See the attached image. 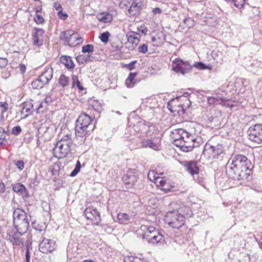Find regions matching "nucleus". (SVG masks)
Wrapping results in <instances>:
<instances>
[{
  "mask_svg": "<svg viewBox=\"0 0 262 262\" xmlns=\"http://www.w3.org/2000/svg\"><path fill=\"white\" fill-rule=\"evenodd\" d=\"M251 162L247 158L242 155L232 157L228 161L227 172L229 176L238 180L248 179L251 171Z\"/></svg>",
  "mask_w": 262,
  "mask_h": 262,
  "instance_id": "1",
  "label": "nucleus"
},
{
  "mask_svg": "<svg viewBox=\"0 0 262 262\" xmlns=\"http://www.w3.org/2000/svg\"><path fill=\"white\" fill-rule=\"evenodd\" d=\"M92 118L85 113H82L77 119L75 123V145L87 146L84 143L85 136L93 130L91 126Z\"/></svg>",
  "mask_w": 262,
  "mask_h": 262,
  "instance_id": "2",
  "label": "nucleus"
},
{
  "mask_svg": "<svg viewBox=\"0 0 262 262\" xmlns=\"http://www.w3.org/2000/svg\"><path fill=\"white\" fill-rule=\"evenodd\" d=\"M147 177L158 189L165 193L173 191L176 187V183L171 179L164 176L163 173H159L155 170H149Z\"/></svg>",
  "mask_w": 262,
  "mask_h": 262,
  "instance_id": "3",
  "label": "nucleus"
},
{
  "mask_svg": "<svg viewBox=\"0 0 262 262\" xmlns=\"http://www.w3.org/2000/svg\"><path fill=\"white\" fill-rule=\"evenodd\" d=\"M13 217L14 225L17 231L20 234L25 233L29 226L26 213L18 208L14 210Z\"/></svg>",
  "mask_w": 262,
  "mask_h": 262,
  "instance_id": "4",
  "label": "nucleus"
},
{
  "mask_svg": "<svg viewBox=\"0 0 262 262\" xmlns=\"http://www.w3.org/2000/svg\"><path fill=\"white\" fill-rule=\"evenodd\" d=\"M171 134L173 135H178L179 136L178 138L176 137H172L174 141L173 144L177 147H199L203 145V142L200 137L192 139L191 141L193 142L192 145H186L185 144H179V142H181V140H183L184 135L188 137V133L183 129L180 128L176 129L173 132H172Z\"/></svg>",
  "mask_w": 262,
  "mask_h": 262,
  "instance_id": "5",
  "label": "nucleus"
},
{
  "mask_svg": "<svg viewBox=\"0 0 262 262\" xmlns=\"http://www.w3.org/2000/svg\"><path fill=\"white\" fill-rule=\"evenodd\" d=\"M60 39L64 41L65 45L71 47H75L83 42V39L79 34L72 30L62 32L60 35Z\"/></svg>",
  "mask_w": 262,
  "mask_h": 262,
  "instance_id": "6",
  "label": "nucleus"
},
{
  "mask_svg": "<svg viewBox=\"0 0 262 262\" xmlns=\"http://www.w3.org/2000/svg\"><path fill=\"white\" fill-rule=\"evenodd\" d=\"M165 220L171 227L179 229L185 224V217L177 211H172L167 213Z\"/></svg>",
  "mask_w": 262,
  "mask_h": 262,
  "instance_id": "7",
  "label": "nucleus"
},
{
  "mask_svg": "<svg viewBox=\"0 0 262 262\" xmlns=\"http://www.w3.org/2000/svg\"><path fill=\"white\" fill-rule=\"evenodd\" d=\"M83 215L89 225L98 226L101 223L100 213L93 206L86 207L83 212Z\"/></svg>",
  "mask_w": 262,
  "mask_h": 262,
  "instance_id": "8",
  "label": "nucleus"
},
{
  "mask_svg": "<svg viewBox=\"0 0 262 262\" xmlns=\"http://www.w3.org/2000/svg\"><path fill=\"white\" fill-rule=\"evenodd\" d=\"M247 133L251 141L258 144H262V124H255L250 126Z\"/></svg>",
  "mask_w": 262,
  "mask_h": 262,
  "instance_id": "9",
  "label": "nucleus"
},
{
  "mask_svg": "<svg viewBox=\"0 0 262 262\" xmlns=\"http://www.w3.org/2000/svg\"><path fill=\"white\" fill-rule=\"evenodd\" d=\"M192 66L188 61H185L179 58L176 59L172 63V69L176 73L183 75L190 72Z\"/></svg>",
  "mask_w": 262,
  "mask_h": 262,
  "instance_id": "10",
  "label": "nucleus"
},
{
  "mask_svg": "<svg viewBox=\"0 0 262 262\" xmlns=\"http://www.w3.org/2000/svg\"><path fill=\"white\" fill-rule=\"evenodd\" d=\"M16 229L10 228L7 232L6 238L14 246H20L24 245V240L21 238L20 234L15 230Z\"/></svg>",
  "mask_w": 262,
  "mask_h": 262,
  "instance_id": "11",
  "label": "nucleus"
},
{
  "mask_svg": "<svg viewBox=\"0 0 262 262\" xmlns=\"http://www.w3.org/2000/svg\"><path fill=\"white\" fill-rule=\"evenodd\" d=\"M130 6L128 9V13L130 16H138L140 14L143 8V2L142 0H130Z\"/></svg>",
  "mask_w": 262,
  "mask_h": 262,
  "instance_id": "12",
  "label": "nucleus"
},
{
  "mask_svg": "<svg viewBox=\"0 0 262 262\" xmlns=\"http://www.w3.org/2000/svg\"><path fill=\"white\" fill-rule=\"evenodd\" d=\"M127 36V41L125 43V46L129 50H133L138 44L140 35L138 33L132 31Z\"/></svg>",
  "mask_w": 262,
  "mask_h": 262,
  "instance_id": "13",
  "label": "nucleus"
},
{
  "mask_svg": "<svg viewBox=\"0 0 262 262\" xmlns=\"http://www.w3.org/2000/svg\"><path fill=\"white\" fill-rule=\"evenodd\" d=\"M39 249L43 253L51 252L55 249V242L44 238L39 244Z\"/></svg>",
  "mask_w": 262,
  "mask_h": 262,
  "instance_id": "14",
  "label": "nucleus"
},
{
  "mask_svg": "<svg viewBox=\"0 0 262 262\" xmlns=\"http://www.w3.org/2000/svg\"><path fill=\"white\" fill-rule=\"evenodd\" d=\"M140 230L143 231V233L141 234L142 238L147 242H148L152 236L158 231L154 226H147L145 225L141 226Z\"/></svg>",
  "mask_w": 262,
  "mask_h": 262,
  "instance_id": "15",
  "label": "nucleus"
},
{
  "mask_svg": "<svg viewBox=\"0 0 262 262\" xmlns=\"http://www.w3.org/2000/svg\"><path fill=\"white\" fill-rule=\"evenodd\" d=\"M59 140L56 142L55 147H71L72 145V140L71 139V134L67 133L66 135L61 136L58 135Z\"/></svg>",
  "mask_w": 262,
  "mask_h": 262,
  "instance_id": "16",
  "label": "nucleus"
},
{
  "mask_svg": "<svg viewBox=\"0 0 262 262\" xmlns=\"http://www.w3.org/2000/svg\"><path fill=\"white\" fill-rule=\"evenodd\" d=\"M138 129L142 133L150 136V132L155 129V126L149 122H146L144 120L139 121L136 126V129Z\"/></svg>",
  "mask_w": 262,
  "mask_h": 262,
  "instance_id": "17",
  "label": "nucleus"
},
{
  "mask_svg": "<svg viewBox=\"0 0 262 262\" xmlns=\"http://www.w3.org/2000/svg\"><path fill=\"white\" fill-rule=\"evenodd\" d=\"M125 185H134L137 181V176L134 169H129L122 178Z\"/></svg>",
  "mask_w": 262,
  "mask_h": 262,
  "instance_id": "18",
  "label": "nucleus"
},
{
  "mask_svg": "<svg viewBox=\"0 0 262 262\" xmlns=\"http://www.w3.org/2000/svg\"><path fill=\"white\" fill-rule=\"evenodd\" d=\"M160 138L151 137L150 139H144L142 141L143 147H158L160 146Z\"/></svg>",
  "mask_w": 262,
  "mask_h": 262,
  "instance_id": "19",
  "label": "nucleus"
},
{
  "mask_svg": "<svg viewBox=\"0 0 262 262\" xmlns=\"http://www.w3.org/2000/svg\"><path fill=\"white\" fill-rule=\"evenodd\" d=\"M35 32L33 36V43L34 45L39 47L43 43V34L45 32L42 29L35 28Z\"/></svg>",
  "mask_w": 262,
  "mask_h": 262,
  "instance_id": "20",
  "label": "nucleus"
},
{
  "mask_svg": "<svg viewBox=\"0 0 262 262\" xmlns=\"http://www.w3.org/2000/svg\"><path fill=\"white\" fill-rule=\"evenodd\" d=\"M184 166L186 167L187 171L192 176L199 173L200 169L198 166L197 162L195 161H190L185 162Z\"/></svg>",
  "mask_w": 262,
  "mask_h": 262,
  "instance_id": "21",
  "label": "nucleus"
},
{
  "mask_svg": "<svg viewBox=\"0 0 262 262\" xmlns=\"http://www.w3.org/2000/svg\"><path fill=\"white\" fill-rule=\"evenodd\" d=\"M60 62L69 70L73 69L75 67V64L71 56L62 55L60 58Z\"/></svg>",
  "mask_w": 262,
  "mask_h": 262,
  "instance_id": "22",
  "label": "nucleus"
},
{
  "mask_svg": "<svg viewBox=\"0 0 262 262\" xmlns=\"http://www.w3.org/2000/svg\"><path fill=\"white\" fill-rule=\"evenodd\" d=\"M53 74V70L52 68H48L39 76L40 80H42V82L44 83L45 84H47L52 78Z\"/></svg>",
  "mask_w": 262,
  "mask_h": 262,
  "instance_id": "23",
  "label": "nucleus"
},
{
  "mask_svg": "<svg viewBox=\"0 0 262 262\" xmlns=\"http://www.w3.org/2000/svg\"><path fill=\"white\" fill-rule=\"evenodd\" d=\"M164 241V235L158 231L148 242L153 245H160L163 244Z\"/></svg>",
  "mask_w": 262,
  "mask_h": 262,
  "instance_id": "24",
  "label": "nucleus"
},
{
  "mask_svg": "<svg viewBox=\"0 0 262 262\" xmlns=\"http://www.w3.org/2000/svg\"><path fill=\"white\" fill-rule=\"evenodd\" d=\"M182 98H185V100L188 102V103H186L188 106H189L191 104V101H190L189 98H187L186 96L177 97L176 99H172L167 103V108L171 112L179 111V110L175 108V106H173V104L174 103L176 100H178V99H181Z\"/></svg>",
  "mask_w": 262,
  "mask_h": 262,
  "instance_id": "25",
  "label": "nucleus"
},
{
  "mask_svg": "<svg viewBox=\"0 0 262 262\" xmlns=\"http://www.w3.org/2000/svg\"><path fill=\"white\" fill-rule=\"evenodd\" d=\"M213 97L215 98V104H222V105L229 107H232L233 106L232 101L229 99L217 96H214Z\"/></svg>",
  "mask_w": 262,
  "mask_h": 262,
  "instance_id": "26",
  "label": "nucleus"
},
{
  "mask_svg": "<svg viewBox=\"0 0 262 262\" xmlns=\"http://www.w3.org/2000/svg\"><path fill=\"white\" fill-rule=\"evenodd\" d=\"M13 190L21 195H26L27 193V190L25 186L20 183H16L12 185Z\"/></svg>",
  "mask_w": 262,
  "mask_h": 262,
  "instance_id": "27",
  "label": "nucleus"
},
{
  "mask_svg": "<svg viewBox=\"0 0 262 262\" xmlns=\"http://www.w3.org/2000/svg\"><path fill=\"white\" fill-rule=\"evenodd\" d=\"M137 75V72L130 73L125 81V84L127 88H132L137 83V81L135 79Z\"/></svg>",
  "mask_w": 262,
  "mask_h": 262,
  "instance_id": "28",
  "label": "nucleus"
},
{
  "mask_svg": "<svg viewBox=\"0 0 262 262\" xmlns=\"http://www.w3.org/2000/svg\"><path fill=\"white\" fill-rule=\"evenodd\" d=\"M152 259L141 258L137 256H129L125 258L124 262H154Z\"/></svg>",
  "mask_w": 262,
  "mask_h": 262,
  "instance_id": "29",
  "label": "nucleus"
},
{
  "mask_svg": "<svg viewBox=\"0 0 262 262\" xmlns=\"http://www.w3.org/2000/svg\"><path fill=\"white\" fill-rule=\"evenodd\" d=\"M68 151L66 148H53V153L56 158L60 159L66 157Z\"/></svg>",
  "mask_w": 262,
  "mask_h": 262,
  "instance_id": "30",
  "label": "nucleus"
},
{
  "mask_svg": "<svg viewBox=\"0 0 262 262\" xmlns=\"http://www.w3.org/2000/svg\"><path fill=\"white\" fill-rule=\"evenodd\" d=\"M117 219L119 223L127 224L129 222L130 217L127 213L120 212L118 214Z\"/></svg>",
  "mask_w": 262,
  "mask_h": 262,
  "instance_id": "31",
  "label": "nucleus"
},
{
  "mask_svg": "<svg viewBox=\"0 0 262 262\" xmlns=\"http://www.w3.org/2000/svg\"><path fill=\"white\" fill-rule=\"evenodd\" d=\"M212 56L216 63L222 64L224 61V55L222 52L217 51L212 53Z\"/></svg>",
  "mask_w": 262,
  "mask_h": 262,
  "instance_id": "32",
  "label": "nucleus"
},
{
  "mask_svg": "<svg viewBox=\"0 0 262 262\" xmlns=\"http://www.w3.org/2000/svg\"><path fill=\"white\" fill-rule=\"evenodd\" d=\"M98 19L102 23H110L112 20L113 17L111 14L109 13H106L98 16Z\"/></svg>",
  "mask_w": 262,
  "mask_h": 262,
  "instance_id": "33",
  "label": "nucleus"
},
{
  "mask_svg": "<svg viewBox=\"0 0 262 262\" xmlns=\"http://www.w3.org/2000/svg\"><path fill=\"white\" fill-rule=\"evenodd\" d=\"M89 55H80L76 57V60L80 64H83L90 60Z\"/></svg>",
  "mask_w": 262,
  "mask_h": 262,
  "instance_id": "34",
  "label": "nucleus"
},
{
  "mask_svg": "<svg viewBox=\"0 0 262 262\" xmlns=\"http://www.w3.org/2000/svg\"><path fill=\"white\" fill-rule=\"evenodd\" d=\"M58 83L62 88H64L69 85V78L64 74H61L59 78Z\"/></svg>",
  "mask_w": 262,
  "mask_h": 262,
  "instance_id": "35",
  "label": "nucleus"
},
{
  "mask_svg": "<svg viewBox=\"0 0 262 262\" xmlns=\"http://www.w3.org/2000/svg\"><path fill=\"white\" fill-rule=\"evenodd\" d=\"M45 84L44 83L42 82V80H40L39 77L37 79L33 81L31 83V86L34 89H41Z\"/></svg>",
  "mask_w": 262,
  "mask_h": 262,
  "instance_id": "36",
  "label": "nucleus"
},
{
  "mask_svg": "<svg viewBox=\"0 0 262 262\" xmlns=\"http://www.w3.org/2000/svg\"><path fill=\"white\" fill-rule=\"evenodd\" d=\"M110 34L108 31L101 33L99 36V38L102 42L106 43L108 41Z\"/></svg>",
  "mask_w": 262,
  "mask_h": 262,
  "instance_id": "37",
  "label": "nucleus"
},
{
  "mask_svg": "<svg viewBox=\"0 0 262 262\" xmlns=\"http://www.w3.org/2000/svg\"><path fill=\"white\" fill-rule=\"evenodd\" d=\"M94 46L92 45L88 44L82 47V52L83 53H92L94 51Z\"/></svg>",
  "mask_w": 262,
  "mask_h": 262,
  "instance_id": "38",
  "label": "nucleus"
},
{
  "mask_svg": "<svg viewBox=\"0 0 262 262\" xmlns=\"http://www.w3.org/2000/svg\"><path fill=\"white\" fill-rule=\"evenodd\" d=\"M81 168V164L79 161H77L74 169L71 173V177L75 176L80 171Z\"/></svg>",
  "mask_w": 262,
  "mask_h": 262,
  "instance_id": "39",
  "label": "nucleus"
},
{
  "mask_svg": "<svg viewBox=\"0 0 262 262\" xmlns=\"http://www.w3.org/2000/svg\"><path fill=\"white\" fill-rule=\"evenodd\" d=\"M72 79L73 85H76L77 88L80 90H83V86L81 85L80 82L79 81V80L78 79V77L76 76H73L72 77Z\"/></svg>",
  "mask_w": 262,
  "mask_h": 262,
  "instance_id": "40",
  "label": "nucleus"
},
{
  "mask_svg": "<svg viewBox=\"0 0 262 262\" xmlns=\"http://www.w3.org/2000/svg\"><path fill=\"white\" fill-rule=\"evenodd\" d=\"M222 153H223L222 148H212V155L214 158H217Z\"/></svg>",
  "mask_w": 262,
  "mask_h": 262,
  "instance_id": "41",
  "label": "nucleus"
},
{
  "mask_svg": "<svg viewBox=\"0 0 262 262\" xmlns=\"http://www.w3.org/2000/svg\"><path fill=\"white\" fill-rule=\"evenodd\" d=\"M195 67L199 69L205 70L209 69L208 67L203 63L202 62H196L193 66L192 67Z\"/></svg>",
  "mask_w": 262,
  "mask_h": 262,
  "instance_id": "42",
  "label": "nucleus"
},
{
  "mask_svg": "<svg viewBox=\"0 0 262 262\" xmlns=\"http://www.w3.org/2000/svg\"><path fill=\"white\" fill-rule=\"evenodd\" d=\"M245 3V0H233L232 3L234 4V6L237 8H241L244 6Z\"/></svg>",
  "mask_w": 262,
  "mask_h": 262,
  "instance_id": "43",
  "label": "nucleus"
},
{
  "mask_svg": "<svg viewBox=\"0 0 262 262\" xmlns=\"http://www.w3.org/2000/svg\"><path fill=\"white\" fill-rule=\"evenodd\" d=\"M22 129L20 126H16L12 128L11 130V134L15 136H18L21 132Z\"/></svg>",
  "mask_w": 262,
  "mask_h": 262,
  "instance_id": "44",
  "label": "nucleus"
},
{
  "mask_svg": "<svg viewBox=\"0 0 262 262\" xmlns=\"http://www.w3.org/2000/svg\"><path fill=\"white\" fill-rule=\"evenodd\" d=\"M21 114H24V118H27L30 114H32V111L30 110V108L26 107L23 106V107L21 112Z\"/></svg>",
  "mask_w": 262,
  "mask_h": 262,
  "instance_id": "45",
  "label": "nucleus"
},
{
  "mask_svg": "<svg viewBox=\"0 0 262 262\" xmlns=\"http://www.w3.org/2000/svg\"><path fill=\"white\" fill-rule=\"evenodd\" d=\"M34 20L37 24H41L43 23L44 19L40 15L37 14Z\"/></svg>",
  "mask_w": 262,
  "mask_h": 262,
  "instance_id": "46",
  "label": "nucleus"
},
{
  "mask_svg": "<svg viewBox=\"0 0 262 262\" xmlns=\"http://www.w3.org/2000/svg\"><path fill=\"white\" fill-rule=\"evenodd\" d=\"M62 10H61L58 11L57 15L61 19L65 20L68 18V15L67 13L63 12Z\"/></svg>",
  "mask_w": 262,
  "mask_h": 262,
  "instance_id": "47",
  "label": "nucleus"
},
{
  "mask_svg": "<svg viewBox=\"0 0 262 262\" xmlns=\"http://www.w3.org/2000/svg\"><path fill=\"white\" fill-rule=\"evenodd\" d=\"M148 46L146 44H143L138 48L139 52L145 53L147 52Z\"/></svg>",
  "mask_w": 262,
  "mask_h": 262,
  "instance_id": "48",
  "label": "nucleus"
},
{
  "mask_svg": "<svg viewBox=\"0 0 262 262\" xmlns=\"http://www.w3.org/2000/svg\"><path fill=\"white\" fill-rule=\"evenodd\" d=\"M8 64V60L6 58L0 57V68H4Z\"/></svg>",
  "mask_w": 262,
  "mask_h": 262,
  "instance_id": "49",
  "label": "nucleus"
},
{
  "mask_svg": "<svg viewBox=\"0 0 262 262\" xmlns=\"http://www.w3.org/2000/svg\"><path fill=\"white\" fill-rule=\"evenodd\" d=\"M137 62V60H134L129 63L126 65V67L130 71L135 68V64Z\"/></svg>",
  "mask_w": 262,
  "mask_h": 262,
  "instance_id": "50",
  "label": "nucleus"
},
{
  "mask_svg": "<svg viewBox=\"0 0 262 262\" xmlns=\"http://www.w3.org/2000/svg\"><path fill=\"white\" fill-rule=\"evenodd\" d=\"M15 165L20 170H22L24 168V163L23 161H17Z\"/></svg>",
  "mask_w": 262,
  "mask_h": 262,
  "instance_id": "51",
  "label": "nucleus"
},
{
  "mask_svg": "<svg viewBox=\"0 0 262 262\" xmlns=\"http://www.w3.org/2000/svg\"><path fill=\"white\" fill-rule=\"evenodd\" d=\"M1 107L3 108L2 111V113L6 112L8 109V104L6 102H1Z\"/></svg>",
  "mask_w": 262,
  "mask_h": 262,
  "instance_id": "52",
  "label": "nucleus"
},
{
  "mask_svg": "<svg viewBox=\"0 0 262 262\" xmlns=\"http://www.w3.org/2000/svg\"><path fill=\"white\" fill-rule=\"evenodd\" d=\"M54 8L58 11L60 10H63L60 4L58 2H56L54 3L53 5Z\"/></svg>",
  "mask_w": 262,
  "mask_h": 262,
  "instance_id": "53",
  "label": "nucleus"
},
{
  "mask_svg": "<svg viewBox=\"0 0 262 262\" xmlns=\"http://www.w3.org/2000/svg\"><path fill=\"white\" fill-rule=\"evenodd\" d=\"M183 22L188 27H190V24L192 23V19H191L190 18H186L183 20Z\"/></svg>",
  "mask_w": 262,
  "mask_h": 262,
  "instance_id": "54",
  "label": "nucleus"
},
{
  "mask_svg": "<svg viewBox=\"0 0 262 262\" xmlns=\"http://www.w3.org/2000/svg\"><path fill=\"white\" fill-rule=\"evenodd\" d=\"M215 98L213 97H209L207 99V102L210 105L215 104Z\"/></svg>",
  "mask_w": 262,
  "mask_h": 262,
  "instance_id": "55",
  "label": "nucleus"
},
{
  "mask_svg": "<svg viewBox=\"0 0 262 262\" xmlns=\"http://www.w3.org/2000/svg\"><path fill=\"white\" fill-rule=\"evenodd\" d=\"M19 70L21 74L25 73L26 70V67L25 65L21 64L19 66Z\"/></svg>",
  "mask_w": 262,
  "mask_h": 262,
  "instance_id": "56",
  "label": "nucleus"
},
{
  "mask_svg": "<svg viewBox=\"0 0 262 262\" xmlns=\"http://www.w3.org/2000/svg\"><path fill=\"white\" fill-rule=\"evenodd\" d=\"M162 12V10L159 8H155L152 9V13L154 14H160Z\"/></svg>",
  "mask_w": 262,
  "mask_h": 262,
  "instance_id": "57",
  "label": "nucleus"
},
{
  "mask_svg": "<svg viewBox=\"0 0 262 262\" xmlns=\"http://www.w3.org/2000/svg\"><path fill=\"white\" fill-rule=\"evenodd\" d=\"M24 106H25L27 108H30V110L31 111V110L33 108V105L32 103L29 102L24 104Z\"/></svg>",
  "mask_w": 262,
  "mask_h": 262,
  "instance_id": "58",
  "label": "nucleus"
},
{
  "mask_svg": "<svg viewBox=\"0 0 262 262\" xmlns=\"http://www.w3.org/2000/svg\"><path fill=\"white\" fill-rule=\"evenodd\" d=\"M5 190V186L2 182H0V192H4Z\"/></svg>",
  "mask_w": 262,
  "mask_h": 262,
  "instance_id": "59",
  "label": "nucleus"
},
{
  "mask_svg": "<svg viewBox=\"0 0 262 262\" xmlns=\"http://www.w3.org/2000/svg\"><path fill=\"white\" fill-rule=\"evenodd\" d=\"M26 262H29L30 259V252L29 249H27L26 252Z\"/></svg>",
  "mask_w": 262,
  "mask_h": 262,
  "instance_id": "60",
  "label": "nucleus"
},
{
  "mask_svg": "<svg viewBox=\"0 0 262 262\" xmlns=\"http://www.w3.org/2000/svg\"><path fill=\"white\" fill-rule=\"evenodd\" d=\"M43 107V102H41L38 107L36 108L37 113H39L40 112V109Z\"/></svg>",
  "mask_w": 262,
  "mask_h": 262,
  "instance_id": "61",
  "label": "nucleus"
},
{
  "mask_svg": "<svg viewBox=\"0 0 262 262\" xmlns=\"http://www.w3.org/2000/svg\"><path fill=\"white\" fill-rule=\"evenodd\" d=\"M139 31L141 32L143 34L146 35L147 30L146 29H142L139 30Z\"/></svg>",
  "mask_w": 262,
  "mask_h": 262,
  "instance_id": "62",
  "label": "nucleus"
},
{
  "mask_svg": "<svg viewBox=\"0 0 262 262\" xmlns=\"http://www.w3.org/2000/svg\"><path fill=\"white\" fill-rule=\"evenodd\" d=\"M4 121V116L3 115H2L0 116V123H2Z\"/></svg>",
  "mask_w": 262,
  "mask_h": 262,
  "instance_id": "63",
  "label": "nucleus"
},
{
  "mask_svg": "<svg viewBox=\"0 0 262 262\" xmlns=\"http://www.w3.org/2000/svg\"><path fill=\"white\" fill-rule=\"evenodd\" d=\"M259 247L260 248H261V249L262 250V236L260 238V241L259 242Z\"/></svg>",
  "mask_w": 262,
  "mask_h": 262,
  "instance_id": "64",
  "label": "nucleus"
}]
</instances>
